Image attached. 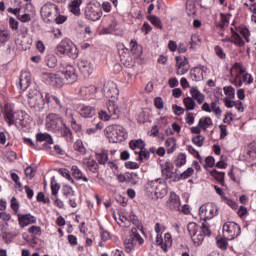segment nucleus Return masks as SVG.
Returning <instances> with one entry per match:
<instances>
[{
  "instance_id": "f257e3e1",
  "label": "nucleus",
  "mask_w": 256,
  "mask_h": 256,
  "mask_svg": "<svg viewBox=\"0 0 256 256\" xmlns=\"http://www.w3.org/2000/svg\"><path fill=\"white\" fill-rule=\"evenodd\" d=\"M230 31L231 37L222 39V43H232L236 47H245V41L246 43L251 42L249 39V37H251V32L246 25L234 21L231 24Z\"/></svg>"
},
{
  "instance_id": "f03ea898",
  "label": "nucleus",
  "mask_w": 256,
  "mask_h": 256,
  "mask_svg": "<svg viewBox=\"0 0 256 256\" xmlns=\"http://www.w3.org/2000/svg\"><path fill=\"white\" fill-rule=\"evenodd\" d=\"M187 229L194 245H201L205 240V236L211 237V229H209L207 224H202V226H199L195 222H190L187 225Z\"/></svg>"
},
{
  "instance_id": "7ed1b4c3",
  "label": "nucleus",
  "mask_w": 256,
  "mask_h": 256,
  "mask_svg": "<svg viewBox=\"0 0 256 256\" xmlns=\"http://www.w3.org/2000/svg\"><path fill=\"white\" fill-rule=\"evenodd\" d=\"M232 69L233 71H236L233 80V85H235V87H242L243 83H246V85H251V83H253V76L247 73L243 63L236 62Z\"/></svg>"
},
{
  "instance_id": "20e7f679",
  "label": "nucleus",
  "mask_w": 256,
  "mask_h": 256,
  "mask_svg": "<svg viewBox=\"0 0 256 256\" xmlns=\"http://www.w3.org/2000/svg\"><path fill=\"white\" fill-rule=\"evenodd\" d=\"M104 133L110 143H122L127 139V132L121 125H110L105 128Z\"/></svg>"
},
{
  "instance_id": "39448f33",
  "label": "nucleus",
  "mask_w": 256,
  "mask_h": 256,
  "mask_svg": "<svg viewBox=\"0 0 256 256\" xmlns=\"http://www.w3.org/2000/svg\"><path fill=\"white\" fill-rule=\"evenodd\" d=\"M57 55H66L70 59H77L79 52L77 46L71 41H62L56 48Z\"/></svg>"
},
{
  "instance_id": "423d86ee",
  "label": "nucleus",
  "mask_w": 256,
  "mask_h": 256,
  "mask_svg": "<svg viewBox=\"0 0 256 256\" xmlns=\"http://www.w3.org/2000/svg\"><path fill=\"white\" fill-rule=\"evenodd\" d=\"M217 215H219V207L215 203H208L199 208L200 219L201 221H205V223L211 221Z\"/></svg>"
},
{
  "instance_id": "0eeeda50",
  "label": "nucleus",
  "mask_w": 256,
  "mask_h": 256,
  "mask_svg": "<svg viewBox=\"0 0 256 256\" xmlns=\"http://www.w3.org/2000/svg\"><path fill=\"white\" fill-rule=\"evenodd\" d=\"M223 236L228 241H233L241 235V226L235 222H226L222 228Z\"/></svg>"
},
{
  "instance_id": "6e6552de",
  "label": "nucleus",
  "mask_w": 256,
  "mask_h": 256,
  "mask_svg": "<svg viewBox=\"0 0 256 256\" xmlns=\"http://www.w3.org/2000/svg\"><path fill=\"white\" fill-rule=\"evenodd\" d=\"M28 103L31 109H45V105L47 102L45 101V92L41 93L40 91H36L34 94H29Z\"/></svg>"
},
{
  "instance_id": "1a4fd4ad",
  "label": "nucleus",
  "mask_w": 256,
  "mask_h": 256,
  "mask_svg": "<svg viewBox=\"0 0 256 256\" xmlns=\"http://www.w3.org/2000/svg\"><path fill=\"white\" fill-rule=\"evenodd\" d=\"M46 129L54 133L65 123L63 117L57 113H50L46 116Z\"/></svg>"
},
{
  "instance_id": "9d476101",
  "label": "nucleus",
  "mask_w": 256,
  "mask_h": 256,
  "mask_svg": "<svg viewBox=\"0 0 256 256\" xmlns=\"http://www.w3.org/2000/svg\"><path fill=\"white\" fill-rule=\"evenodd\" d=\"M60 10L61 9L56 4L47 2L41 7L40 14L41 17H44L45 19H48V21L51 22L54 19V17H57V15H59Z\"/></svg>"
},
{
  "instance_id": "9b49d317",
  "label": "nucleus",
  "mask_w": 256,
  "mask_h": 256,
  "mask_svg": "<svg viewBox=\"0 0 256 256\" xmlns=\"http://www.w3.org/2000/svg\"><path fill=\"white\" fill-rule=\"evenodd\" d=\"M59 72L60 78L62 79V85H72V83H75V81L78 79L77 72L71 65H67L64 70Z\"/></svg>"
},
{
  "instance_id": "f8f14e48",
  "label": "nucleus",
  "mask_w": 256,
  "mask_h": 256,
  "mask_svg": "<svg viewBox=\"0 0 256 256\" xmlns=\"http://www.w3.org/2000/svg\"><path fill=\"white\" fill-rule=\"evenodd\" d=\"M84 15L89 21H99L103 17V11L99 6L89 4L85 8Z\"/></svg>"
},
{
  "instance_id": "ddd939ff",
  "label": "nucleus",
  "mask_w": 256,
  "mask_h": 256,
  "mask_svg": "<svg viewBox=\"0 0 256 256\" xmlns=\"http://www.w3.org/2000/svg\"><path fill=\"white\" fill-rule=\"evenodd\" d=\"M23 112H13V110H7L5 112V121L8 123V126L15 125V127H19V125H23Z\"/></svg>"
},
{
  "instance_id": "4468645a",
  "label": "nucleus",
  "mask_w": 256,
  "mask_h": 256,
  "mask_svg": "<svg viewBox=\"0 0 256 256\" xmlns=\"http://www.w3.org/2000/svg\"><path fill=\"white\" fill-rule=\"evenodd\" d=\"M42 81H44L46 85H52V87H63V80L61 79L60 72L57 74L43 72Z\"/></svg>"
},
{
  "instance_id": "2eb2a0df",
  "label": "nucleus",
  "mask_w": 256,
  "mask_h": 256,
  "mask_svg": "<svg viewBox=\"0 0 256 256\" xmlns=\"http://www.w3.org/2000/svg\"><path fill=\"white\" fill-rule=\"evenodd\" d=\"M104 95L109 101L119 99V89H117V84L113 81L106 82L104 84Z\"/></svg>"
},
{
  "instance_id": "dca6fc26",
  "label": "nucleus",
  "mask_w": 256,
  "mask_h": 256,
  "mask_svg": "<svg viewBox=\"0 0 256 256\" xmlns=\"http://www.w3.org/2000/svg\"><path fill=\"white\" fill-rule=\"evenodd\" d=\"M19 226L24 229L28 225H35L37 223V217L33 216L31 213L28 214H17Z\"/></svg>"
},
{
  "instance_id": "f3484780",
  "label": "nucleus",
  "mask_w": 256,
  "mask_h": 256,
  "mask_svg": "<svg viewBox=\"0 0 256 256\" xmlns=\"http://www.w3.org/2000/svg\"><path fill=\"white\" fill-rule=\"evenodd\" d=\"M166 207L171 211H181V200L175 192H171Z\"/></svg>"
},
{
  "instance_id": "a211bd4d",
  "label": "nucleus",
  "mask_w": 256,
  "mask_h": 256,
  "mask_svg": "<svg viewBox=\"0 0 256 256\" xmlns=\"http://www.w3.org/2000/svg\"><path fill=\"white\" fill-rule=\"evenodd\" d=\"M58 135V137H62V139H65L67 143H73V132L71 131V128L67 126V124H64L56 131L54 132Z\"/></svg>"
},
{
  "instance_id": "6ab92c4d",
  "label": "nucleus",
  "mask_w": 256,
  "mask_h": 256,
  "mask_svg": "<svg viewBox=\"0 0 256 256\" xmlns=\"http://www.w3.org/2000/svg\"><path fill=\"white\" fill-rule=\"evenodd\" d=\"M177 75H185L189 71V60L183 56L176 57Z\"/></svg>"
},
{
  "instance_id": "aec40b11",
  "label": "nucleus",
  "mask_w": 256,
  "mask_h": 256,
  "mask_svg": "<svg viewBox=\"0 0 256 256\" xmlns=\"http://www.w3.org/2000/svg\"><path fill=\"white\" fill-rule=\"evenodd\" d=\"M36 143H43L44 149H51L53 145V136L49 133H38L36 134Z\"/></svg>"
},
{
  "instance_id": "412c9836",
  "label": "nucleus",
  "mask_w": 256,
  "mask_h": 256,
  "mask_svg": "<svg viewBox=\"0 0 256 256\" xmlns=\"http://www.w3.org/2000/svg\"><path fill=\"white\" fill-rule=\"evenodd\" d=\"M148 185L151 187V195L153 199H159L161 197V178L148 181Z\"/></svg>"
},
{
  "instance_id": "4be33fe9",
  "label": "nucleus",
  "mask_w": 256,
  "mask_h": 256,
  "mask_svg": "<svg viewBox=\"0 0 256 256\" xmlns=\"http://www.w3.org/2000/svg\"><path fill=\"white\" fill-rule=\"evenodd\" d=\"M78 69L84 77H89L93 73V64L89 60H81L78 62Z\"/></svg>"
},
{
  "instance_id": "5701e85b",
  "label": "nucleus",
  "mask_w": 256,
  "mask_h": 256,
  "mask_svg": "<svg viewBox=\"0 0 256 256\" xmlns=\"http://www.w3.org/2000/svg\"><path fill=\"white\" fill-rule=\"evenodd\" d=\"M190 95L191 99L197 101L198 105H203V103L205 102V96L203 95V93H201V91H199V88L195 86L190 88Z\"/></svg>"
},
{
  "instance_id": "b1692460",
  "label": "nucleus",
  "mask_w": 256,
  "mask_h": 256,
  "mask_svg": "<svg viewBox=\"0 0 256 256\" xmlns=\"http://www.w3.org/2000/svg\"><path fill=\"white\" fill-rule=\"evenodd\" d=\"M19 84L21 91H26L29 88V85H31V74L29 72H22Z\"/></svg>"
},
{
  "instance_id": "393cba45",
  "label": "nucleus",
  "mask_w": 256,
  "mask_h": 256,
  "mask_svg": "<svg viewBox=\"0 0 256 256\" xmlns=\"http://www.w3.org/2000/svg\"><path fill=\"white\" fill-rule=\"evenodd\" d=\"M108 114L112 117V119H119V115H121V110L119 106L115 104V100H109L108 106Z\"/></svg>"
},
{
  "instance_id": "a878e982",
  "label": "nucleus",
  "mask_w": 256,
  "mask_h": 256,
  "mask_svg": "<svg viewBox=\"0 0 256 256\" xmlns=\"http://www.w3.org/2000/svg\"><path fill=\"white\" fill-rule=\"evenodd\" d=\"M173 245V237L171 236V233L167 232L164 234V239L161 238V249L164 253H167L169 248Z\"/></svg>"
},
{
  "instance_id": "bb28decb",
  "label": "nucleus",
  "mask_w": 256,
  "mask_h": 256,
  "mask_svg": "<svg viewBox=\"0 0 256 256\" xmlns=\"http://www.w3.org/2000/svg\"><path fill=\"white\" fill-rule=\"evenodd\" d=\"M82 3L83 0H72V2L68 6L70 13H72V15H75L76 17H79V15H81Z\"/></svg>"
},
{
  "instance_id": "cd10ccee",
  "label": "nucleus",
  "mask_w": 256,
  "mask_h": 256,
  "mask_svg": "<svg viewBox=\"0 0 256 256\" xmlns=\"http://www.w3.org/2000/svg\"><path fill=\"white\" fill-rule=\"evenodd\" d=\"M79 113L84 119H91L95 117L97 111L92 106H84L80 109Z\"/></svg>"
},
{
  "instance_id": "c85d7f7f",
  "label": "nucleus",
  "mask_w": 256,
  "mask_h": 256,
  "mask_svg": "<svg viewBox=\"0 0 256 256\" xmlns=\"http://www.w3.org/2000/svg\"><path fill=\"white\" fill-rule=\"evenodd\" d=\"M45 101L47 102V105H52V103H55L59 109H63L61 99L57 96L51 95L49 92H45Z\"/></svg>"
},
{
  "instance_id": "c756f323",
  "label": "nucleus",
  "mask_w": 256,
  "mask_h": 256,
  "mask_svg": "<svg viewBox=\"0 0 256 256\" xmlns=\"http://www.w3.org/2000/svg\"><path fill=\"white\" fill-rule=\"evenodd\" d=\"M83 163L92 173L99 171V164L93 158H86L83 160Z\"/></svg>"
},
{
  "instance_id": "7c9ffc66",
  "label": "nucleus",
  "mask_w": 256,
  "mask_h": 256,
  "mask_svg": "<svg viewBox=\"0 0 256 256\" xmlns=\"http://www.w3.org/2000/svg\"><path fill=\"white\" fill-rule=\"evenodd\" d=\"M96 159L99 165H105V163H107V160L109 159V152L105 149L98 151L96 153Z\"/></svg>"
},
{
  "instance_id": "2f4dec72",
  "label": "nucleus",
  "mask_w": 256,
  "mask_h": 256,
  "mask_svg": "<svg viewBox=\"0 0 256 256\" xmlns=\"http://www.w3.org/2000/svg\"><path fill=\"white\" fill-rule=\"evenodd\" d=\"M71 171L73 173V177H75V179L84 181L85 183L89 182V178L83 176V172L81 171V169H79V167L77 166H72Z\"/></svg>"
},
{
  "instance_id": "473e14b6",
  "label": "nucleus",
  "mask_w": 256,
  "mask_h": 256,
  "mask_svg": "<svg viewBox=\"0 0 256 256\" xmlns=\"http://www.w3.org/2000/svg\"><path fill=\"white\" fill-rule=\"evenodd\" d=\"M129 147L133 151H135V149H139V151H143V149H145V142L142 139L132 140L129 143Z\"/></svg>"
},
{
  "instance_id": "72a5a7b5",
  "label": "nucleus",
  "mask_w": 256,
  "mask_h": 256,
  "mask_svg": "<svg viewBox=\"0 0 256 256\" xmlns=\"http://www.w3.org/2000/svg\"><path fill=\"white\" fill-rule=\"evenodd\" d=\"M126 183L137 185V183H139V174L135 172H126Z\"/></svg>"
},
{
  "instance_id": "f704fd0d",
  "label": "nucleus",
  "mask_w": 256,
  "mask_h": 256,
  "mask_svg": "<svg viewBox=\"0 0 256 256\" xmlns=\"http://www.w3.org/2000/svg\"><path fill=\"white\" fill-rule=\"evenodd\" d=\"M45 63L50 69H55L57 67V57L53 54H48L45 57Z\"/></svg>"
},
{
  "instance_id": "c9c22d12",
  "label": "nucleus",
  "mask_w": 256,
  "mask_h": 256,
  "mask_svg": "<svg viewBox=\"0 0 256 256\" xmlns=\"http://www.w3.org/2000/svg\"><path fill=\"white\" fill-rule=\"evenodd\" d=\"M210 175L211 177H214V179L218 181V183H221V185L225 183V172H219L216 169H213L212 171H210Z\"/></svg>"
},
{
  "instance_id": "e433bc0d",
  "label": "nucleus",
  "mask_w": 256,
  "mask_h": 256,
  "mask_svg": "<svg viewBox=\"0 0 256 256\" xmlns=\"http://www.w3.org/2000/svg\"><path fill=\"white\" fill-rule=\"evenodd\" d=\"M136 245H137V242H134L133 238H131V236L126 238V240L124 241L126 253H131V251H133V249H135Z\"/></svg>"
},
{
  "instance_id": "4c0bfd02",
  "label": "nucleus",
  "mask_w": 256,
  "mask_h": 256,
  "mask_svg": "<svg viewBox=\"0 0 256 256\" xmlns=\"http://www.w3.org/2000/svg\"><path fill=\"white\" fill-rule=\"evenodd\" d=\"M190 77L192 81H201V79H203V72L201 71V69L196 68L194 70H191Z\"/></svg>"
},
{
  "instance_id": "58836bf2",
  "label": "nucleus",
  "mask_w": 256,
  "mask_h": 256,
  "mask_svg": "<svg viewBox=\"0 0 256 256\" xmlns=\"http://www.w3.org/2000/svg\"><path fill=\"white\" fill-rule=\"evenodd\" d=\"M183 103L186 107V111H193L195 109V100L191 97H186L183 100Z\"/></svg>"
},
{
  "instance_id": "ea45409f",
  "label": "nucleus",
  "mask_w": 256,
  "mask_h": 256,
  "mask_svg": "<svg viewBox=\"0 0 256 256\" xmlns=\"http://www.w3.org/2000/svg\"><path fill=\"white\" fill-rule=\"evenodd\" d=\"M186 11L189 17H191V15H195L196 9H195V2H193V0L186 1Z\"/></svg>"
},
{
  "instance_id": "a19ab883",
  "label": "nucleus",
  "mask_w": 256,
  "mask_h": 256,
  "mask_svg": "<svg viewBox=\"0 0 256 256\" xmlns=\"http://www.w3.org/2000/svg\"><path fill=\"white\" fill-rule=\"evenodd\" d=\"M211 125H213V120H211L210 117L201 118L199 120V127H201V129H207V127H211Z\"/></svg>"
},
{
  "instance_id": "79ce46f5",
  "label": "nucleus",
  "mask_w": 256,
  "mask_h": 256,
  "mask_svg": "<svg viewBox=\"0 0 256 256\" xmlns=\"http://www.w3.org/2000/svg\"><path fill=\"white\" fill-rule=\"evenodd\" d=\"M130 238L133 239L134 242L139 243V245H143L144 243L143 238L139 233H137L136 228H132V235H130Z\"/></svg>"
},
{
  "instance_id": "37998d69",
  "label": "nucleus",
  "mask_w": 256,
  "mask_h": 256,
  "mask_svg": "<svg viewBox=\"0 0 256 256\" xmlns=\"http://www.w3.org/2000/svg\"><path fill=\"white\" fill-rule=\"evenodd\" d=\"M62 193L64 197H73L75 195V191L73 190V187L69 185H64L62 187Z\"/></svg>"
},
{
  "instance_id": "c03bdc74",
  "label": "nucleus",
  "mask_w": 256,
  "mask_h": 256,
  "mask_svg": "<svg viewBox=\"0 0 256 256\" xmlns=\"http://www.w3.org/2000/svg\"><path fill=\"white\" fill-rule=\"evenodd\" d=\"M204 141H205V137L201 134H198L197 136H194L192 138V142L194 143V145H196L197 147H203L204 145Z\"/></svg>"
},
{
  "instance_id": "a18cd8bd",
  "label": "nucleus",
  "mask_w": 256,
  "mask_h": 256,
  "mask_svg": "<svg viewBox=\"0 0 256 256\" xmlns=\"http://www.w3.org/2000/svg\"><path fill=\"white\" fill-rule=\"evenodd\" d=\"M23 141L26 145H29V147H32V149H36L37 151H39V149H41V146H39V143L33 142V140L31 138L24 137Z\"/></svg>"
},
{
  "instance_id": "49530a36",
  "label": "nucleus",
  "mask_w": 256,
  "mask_h": 256,
  "mask_svg": "<svg viewBox=\"0 0 256 256\" xmlns=\"http://www.w3.org/2000/svg\"><path fill=\"white\" fill-rule=\"evenodd\" d=\"M223 91H224L225 95L227 97H229V99L235 98V88H233L232 86H225L223 88Z\"/></svg>"
},
{
  "instance_id": "de8ad7c7",
  "label": "nucleus",
  "mask_w": 256,
  "mask_h": 256,
  "mask_svg": "<svg viewBox=\"0 0 256 256\" xmlns=\"http://www.w3.org/2000/svg\"><path fill=\"white\" fill-rule=\"evenodd\" d=\"M175 163H176V167H183V165H185V163H187V155H185L183 153L178 155Z\"/></svg>"
},
{
  "instance_id": "09e8293b",
  "label": "nucleus",
  "mask_w": 256,
  "mask_h": 256,
  "mask_svg": "<svg viewBox=\"0 0 256 256\" xmlns=\"http://www.w3.org/2000/svg\"><path fill=\"white\" fill-rule=\"evenodd\" d=\"M51 21H55V23H56L57 25H63V23H65V21H67V16L61 15V10H59L58 15H56V16L54 17V19L51 20Z\"/></svg>"
},
{
  "instance_id": "8fccbe9b",
  "label": "nucleus",
  "mask_w": 256,
  "mask_h": 256,
  "mask_svg": "<svg viewBox=\"0 0 256 256\" xmlns=\"http://www.w3.org/2000/svg\"><path fill=\"white\" fill-rule=\"evenodd\" d=\"M162 177L164 179H173V177H175V173H173L171 168L167 167L162 170Z\"/></svg>"
},
{
  "instance_id": "3c124183",
  "label": "nucleus",
  "mask_w": 256,
  "mask_h": 256,
  "mask_svg": "<svg viewBox=\"0 0 256 256\" xmlns=\"http://www.w3.org/2000/svg\"><path fill=\"white\" fill-rule=\"evenodd\" d=\"M59 173L60 175H62V177H65L68 181L75 183V180H73V177H71V173H69V170L65 168H60Z\"/></svg>"
},
{
  "instance_id": "603ef678",
  "label": "nucleus",
  "mask_w": 256,
  "mask_h": 256,
  "mask_svg": "<svg viewBox=\"0 0 256 256\" xmlns=\"http://www.w3.org/2000/svg\"><path fill=\"white\" fill-rule=\"evenodd\" d=\"M155 233H156V238H155V242L156 245H161V234H159L161 232V224L160 223H156L155 225Z\"/></svg>"
},
{
  "instance_id": "864d4df0",
  "label": "nucleus",
  "mask_w": 256,
  "mask_h": 256,
  "mask_svg": "<svg viewBox=\"0 0 256 256\" xmlns=\"http://www.w3.org/2000/svg\"><path fill=\"white\" fill-rule=\"evenodd\" d=\"M9 37H11L9 30L1 31L0 32V43H7V41H9Z\"/></svg>"
},
{
  "instance_id": "5fc2aeb1",
  "label": "nucleus",
  "mask_w": 256,
  "mask_h": 256,
  "mask_svg": "<svg viewBox=\"0 0 256 256\" xmlns=\"http://www.w3.org/2000/svg\"><path fill=\"white\" fill-rule=\"evenodd\" d=\"M148 19L152 23V25H155V27H157L158 29H161V20L157 16L151 15V16H148Z\"/></svg>"
},
{
  "instance_id": "6e6d98bb",
  "label": "nucleus",
  "mask_w": 256,
  "mask_h": 256,
  "mask_svg": "<svg viewBox=\"0 0 256 256\" xmlns=\"http://www.w3.org/2000/svg\"><path fill=\"white\" fill-rule=\"evenodd\" d=\"M214 51H215L217 57H219V59H222V60L226 59L227 54H225V51H223V48H221V46H216L214 48Z\"/></svg>"
},
{
  "instance_id": "4d7b16f0",
  "label": "nucleus",
  "mask_w": 256,
  "mask_h": 256,
  "mask_svg": "<svg viewBox=\"0 0 256 256\" xmlns=\"http://www.w3.org/2000/svg\"><path fill=\"white\" fill-rule=\"evenodd\" d=\"M220 17L221 23L219 24V27H221V29H225V27L229 25V16H227L226 14H220Z\"/></svg>"
},
{
  "instance_id": "13d9d810",
  "label": "nucleus",
  "mask_w": 256,
  "mask_h": 256,
  "mask_svg": "<svg viewBox=\"0 0 256 256\" xmlns=\"http://www.w3.org/2000/svg\"><path fill=\"white\" fill-rule=\"evenodd\" d=\"M210 109L212 113H215V115H221V113H223V111L221 110V107L217 106V102H212L210 104Z\"/></svg>"
},
{
  "instance_id": "bf43d9fd",
  "label": "nucleus",
  "mask_w": 256,
  "mask_h": 256,
  "mask_svg": "<svg viewBox=\"0 0 256 256\" xmlns=\"http://www.w3.org/2000/svg\"><path fill=\"white\" fill-rule=\"evenodd\" d=\"M18 21H21V23H29V21H31V15L30 14H18L17 17Z\"/></svg>"
},
{
  "instance_id": "052dcab7",
  "label": "nucleus",
  "mask_w": 256,
  "mask_h": 256,
  "mask_svg": "<svg viewBox=\"0 0 256 256\" xmlns=\"http://www.w3.org/2000/svg\"><path fill=\"white\" fill-rule=\"evenodd\" d=\"M223 203H225L226 205H228L229 207H231V209H237V202H235L234 200H231L229 198L224 197V199L222 200Z\"/></svg>"
},
{
  "instance_id": "680f3d73",
  "label": "nucleus",
  "mask_w": 256,
  "mask_h": 256,
  "mask_svg": "<svg viewBox=\"0 0 256 256\" xmlns=\"http://www.w3.org/2000/svg\"><path fill=\"white\" fill-rule=\"evenodd\" d=\"M36 200H37L39 203H50L49 198H45V193H43V192H39V193L37 194Z\"/></svg>"
},
{
  "instance_id": "e2e57ef3",
  "label": "nucleus",
  "mask_w": 256,
  "mask_h": 256,
  "mask_svg": "<svg viewBox=\"0 0 256 256\" xmlns=\"http://www.w3.org/2000/svg\"><path fill=\"white\" fill-rule=\"evenodd\" d=\"M70 124L73 131H75L76 133L81 132V124H78L75 118H72V120H70Z\"/></svg>"
},
{
  "instance_id": "0e129e2a",
  "label": "nucleus",
  "mask_w": 256,
  "mask_h": 256,
  "mask_svg": "<svg viewBox=\"0 0 256 256\" xmlns=\"http://www.w3.org/2000/svg\"><path fill=\"white\" fill-rule=\"evenodd\" d=\"M25 175H26V177L33 179L35 177V168H33L32 166H28L25 169Z\"/></svg>"
},
{
  "instance_id": "69168bd1",
  "label": "nucleus",
  "mask_w": 256,
  "mask_h": 256,
  "mask_svg": "<svg viewBox=\"0 0 256 256\" xmlns=\"http://www.w3.org/2000/svg\"><path fill=\"white\" fill-rule=\"evenodd\" d=\"M193 171V168H187V170L180 174L181 179H189L193 175Z\"/></svg>"
},
{
  "instance_id": "338daca9",
  "label": "nucleus",
  "mask_w": 256,
  "mask_h": 256,
  "mask_svg": "<svg viewBox=\"0 0 256 256\" xmlns=\"http://www.w3.org/2000/svg\"><path fill=\"white\" fill-rule=\"evenodd\" d=\"M116 27H117V22L112 21V23L109 25V27L104 28V33L111 34V33H113V31H115Z\"/></svg>"
},
{
  "instance_id": "774afa93",
  "label": "nucleus",
  "mask_w": 256,
  "mask_h": 256,
  "mask_svg": "<svg viewBox=\"0 0 256 256\" xmlns=\"http://www.w3.org/2000/svg\"><path fill=\"white\" fill-rule=\"evenodd\" d=\"M28 233H31L32 235H41V228L39 226H31L28 229Z\"/></svg>"
}]
</instances>
